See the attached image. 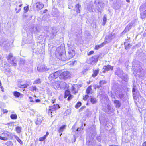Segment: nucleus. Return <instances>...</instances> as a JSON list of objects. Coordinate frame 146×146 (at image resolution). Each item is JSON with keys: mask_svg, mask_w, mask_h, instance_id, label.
<instances>
[{"mask_svg": "<svg viewBox=\"0 0 146 146\" xmlns=\"http://www.w3.org/2000/svg\"><path fill=\"white\" fill-rule=\"evenodd\" d=\"M106 44V42H104L100 45H97L95 46V48L96 49L98 50L99 48L103 47L104 45Z\"/></svg>", "mask_w": 146, "mask_h": 146, "instance_id": "obj_25", "label": "nucleus"}, {"mask_svg": "<svg viewBox=\"0 0 146 146\" xmlns=\"http://www.w3.org/2000/svg\"><path fill=\"white\" fill-rule=\"evenodd\" d=\"M68 96V100H70L73 97V96L71 94H70Z\"/></svg>", "mask_w": 146, "mask_h": 146, "instance_id": "obj_49", "label": "nucleus"}, {"mask_svg": "<svg viewBox=\"0 0 146 146\" xmlns=\"http://www.w3.org/2000/svg\"><path fill=\"white\" fill-rule=\"evenodd\" d=\"M32 88L33 91H35L37 89L36 87V86H32Z\"/></svg>", "mask_w": 146, "mask_h": 146, "instance_id": "obj_55", "label": "nucleus"}, {"mask_svg": "<svg viewBox=\"0 0 146 146\" xmlns=\"http://www.w3.org/2000/svg\"><path fill=\"white\" fill-rule=\"evenodd\" d=\"M58 58L62 61H65L69 60V58L67 57L65 53H62L57 56Z\"/></svg>", "mask_w": 146, "mask_h": 146, "instance_id": "obj_12", "label": "nucleus"}, {"mask_svg": "<svg viewBox=\"0 0 146 146\" xmlns=\"http://www.w3.org/2000/svg\"><path fill=\"white\" fill-rule=\"evenodd\" d=\"M3 113H7V111L6 110H3Z\"/></svg>", "mask_w": 146, "mask_h": 146, "instance_id": "obj_59", "label": "nucleus"}, {"mask_svg": "<svg viewBox=\"0 0 146 146\" xmlns=\"http://www.w3.org/2000/svg\"><path fill=\"white\" fill-rule=\"evenodd\" d=\"M35 101L36 102H39L40 101V100L39 99H37L35 100Z\"/></svg>", "mask_w": 146, "mask_h": 146, "instance_id": "obj_60", "label": "nucleus"}, {"mask_svg": "<svg viewBox=\"0 0 146 146\" xmlns=\"http://www.w3.org/2000/svg\"><path fill=\"white\" fill-rule=\"evenodd\" d=\"M38 70L40 72H43L48 71L50 69L48 68L45 65H41L40 66H38L37 68Z\"/></svg>", "mask_w": 146, "mask_h": 146, "instance_id": "obj_11", "label": "nucleus"}, {"mask_svg": "<svg viewBox=\"0 0 146 146\" xmlns=\"http://www.w3.org/2000/svg\"><path fill=\"white\" fill-rule=\"evenodd\" d=\"M113 67L111 66L110 65H108L107 66H103V69L104 70L102 71V72L105 73L106 71H108L110 70H112Z\"/></svg>", "mask_w": 146, "mask_h": 146, "instance_id": "obj_14", "label": "nucleus"}, {"mask_svg": "<svg viewBox=\"0 0 146 146\" xmlns=\"http://www.w3.org/2000/svg\"><path fill=\"white\" fill-rule=\"evenodd\" d=\"M115 33H110L107 36H106L105 37L106 41V43L108 41L110 42L111 40L114 38L115 36Z\"/></svg>", "mask_w": 146, "mask_h": 146, "instance_id": "obj_10", "label": "nucleus"}, {"mask_svg": "<svg viewBox=\"0 0 146 146\" xmlns=\"http://www.w3.org/2000/svg\"><path fill=\"white\" fill-rule=\"evenodd\" d=\"M91 90V86H90L87 89L86 92L87 94L89 93Z\"/></svg>", "mask_w": 146, "mask_h": 146, "instance_id": "obj_42", "label": "nucleus"}, {"mask_svg": "<svg viewBox=\"0 0 146 146\" xmlns=\"http://www.w3.org/2000/svg\"><path fill=\"white\" fill-rule=\"evenodd\" d=\"M69 60L72 58L75 55V51L73 50H69L68 52Z\"/></svg>", "mask_w": 146, "mask_h": 146, "instance_id": "obj_17", "label": "nucleus"}, {"mask_svg": "<svg viewBox=\"0 0 146 146\" xmlns=\"http://www.w3.org/2000/svg\"><path fill=\"white\" fill-rule=\"evenodd\" d=\"M60 74V71H57L51 74L48 77L49 79L50 80L52 81L53 79L56 78Z\"/></svg>", "mask_w": 146, "mask_h": 146, "instance_id": "obj_8", "label": "nucleus"}, {"mask_svg": "<svg viewBox=\"0 0 146 146\" xmlns=\"http://www.w3.org/2000/svg\"><path fill=\"white\" fill-rule=\"evenodd\" d=\"M82 125L80 127L78 128L76 130V132L79 131H82L83 130V129L82 128Z\"/></svg>", "mask_w": 146, "mask_h": 146, "instance_id": "obj_46", "label": "nucleus"}, {"mask_svg": "<svg viewBox=\"0 0 146 146\" xmlns=\"http://www.w3.org/2000/svg\"><path fill=\"white\" fill-rule=\"evenodd\" d=\"M93 86L94 88L95 89L96 88H99L101 87V86H100V84L99 85L95 84L93 85Z\"/></svg>", "mask_w": 146, "mask_h": 146, "instance_id": "obj_44", "label": "nucleus"}, {"mask_svg": "<svg viewBox=\"0 0 146 146\" xmlns=\"http://www.w3.org/2000/svg\"><path fill=\"white\" fill-rule=\"evenodd\" d=\"M56 54H57V56L62 53H65V49L64 47L63 46H60L58 47L56 50Z\"/></svg>", "mask_w": 146, "mask_h": 146, "instance_id": "obj_9", "label": "nucleus"}, {"mask_svg": "<svg viewBox=\"0 0 146 146\" xmlns=\"http://www.w3.org/2000/svg\"><path fill=\"white\" fill-rule=\"evenodd\" d=\"M133 96L135 99L137 100L138 98L140 96L139 92L137 90L136 92L133 93Z\"/></svg>", "mask_w": 146, "mask_h": 146, "instance_id": "obj_19", "label": "nucleus"}, {"mask_svg": "<svg viewBox=\"0 0 146 146\" xmlns=\"http://www.w3.org/2000/svg\"><path fill=\"white\" fill-rule=\"evenodd\" d=\"M94 53V51H91L89 52L88 53V55H90L93 54Z\"/></svg>", "mask_w": 146, "mask_h": 146, "instance_id": "obj_54", "label": "nucleus"}, {"mask_svg": "<svg viewBox=\"0 0 146 146\" xmlns=\"http://www.w3.org/2000/svg\"><path fill=\"white\" fill-rule=\"evenodd\" d=\"M129 39L126 40L124 42V45H125V49L126 50H127L128 48L127 46H131L132 45L129 43L128 42H129Z\"/></svg>", "mask_w": 146, "mask_h": 146, "instance_id": "obj_23", "label": "nucleus"}, {"mask_svg": "<svg viewBox=\"0 0 146 146\" xmlns=\"http://www.w3.org/2000/svg\"><path fill=\"white\" fill-rule=\"evenodd\" d=\"M7 98V96L6 95H4L3 97V98L5 100H6Z\"/></svg>", "mask_w": 146, "mask_h": 146, "instance_id": "obj_57", "label": "nucleus"}, {"mask_svg": "<svg viewBox=\"0 0 146 146\" xmlns=\"http://www.w3.org/2000/svg\"><path fill=\"white\" fill-rule=\"evenodd\" d=\"M55 101V100L54 99V100H52L51 101V102H52V103H54Z\"/></svg>", "mask_w": 146, "mask_h": 146, "instance_id": "obj_63", "label": "nucleus"}, {"mask_svg": "<svg viewBox=\"0 0 146 146\" xmlns=\"http://www.w3.org/2000/svg\"><path fill=\"white\" fill-rule=\"evenodd\" d=\"M66 125H63L60 127L58 131V132L59 133H61L63 132L66 129Z\"/></svg>", "mask_w": 146, "mask_h": 146, "instance_id": "obj_27", "label": "nucleus"}, {"mask_svg": "<svg viewBox=\"0 0 146 146\" xmlns=\"http://www.w3.org/2000/svg\"><path fill=\"white\" fill-rule=\"evenodd\" d=\"M0 139L3 140H7V138L5 137H3L0 136Z\"/></svg>", "mask_w": 146, "mask_h": 146, "instance_id": "obj_47", "label": "nucleus"}, {"mask_svg": "<svg viewBox=\"0 0 146 146\" xmlns=\"http://www.w3.org/2000/svg\"><path fill=\"white\" fill-rule=\"evenodd\" d=\"M112 101H113V102L115 104V106L116 108H119L121 106V104L119 100H113L112 99Z\"/></svg>", "mask_w": 146, "mask_h": 146, "instance_id": "obj_21", "label": "nucleus"}, {"mask_svg": "<svg viewBox=\"0 0 146 146\" xmlns=\"http://www.w3.org/2000/svg\"><path fill=\"white\" fill-rule=\"evenodd\" d=\"M43 120L42 117H39L37 118V120L35 123L37 125H39L41 124L42 121Z\"/></svg>", "mask_w": 146, "mask_h": 146, "instance_id": "obj_22", "label": "nucleus"}, {"mask_svg": "<svg viewBox=\"0 0 146 146\" xmlns=\"http://www.w3.org/2000/svg\"><path fill=\"white\" fill-rule=\"evenodd\" d=\"M81 105V103L80 102H78L75 106V108H78Z\"/></svg>", "mask_w": 146, "mask_h": 146, "instance_id": "obj_43", "label": "nucleus"}, {"mask_svg": "<svg viewBox=\"0 0 146 146\" xmlns=\"http://www.w3.org/2000/svg\"><path fill=\"white\" fill-rule=\"evenodd\" d=\"M104 4L102 2L99 1L96 5V8L98 10H99L101 9L104 8Z\"/></svg>", "mask_w": 146, "mask_h": 146, "instance_id": "obj_15", "label": "nucleus"}, {"mask_svg": "<svg viewBox=\"0 0 146 146\" xmlns=\"http://www.w3.org/2000/svg\"><path fill=\"white\" fill-rule=\"evenodd\" d=\"M29 8L28 6L25 7L24 8V10L26 11V12H27Z\"/></svg>", "mask_w": 146, "mask_h": 146, "instance_id": "obj_51", "label": "nucleus"}, {"mask_svg": "<svg viewBox=\"0 0 146 146\" xmlns=\"http://www.w3.org/2000/svg\"><path fill=\"white\" fill-rule=\"evenodd\" d=\"M10 117L11 119H15L17 118V116L16 114H12Z\"/></svg>", "mask_w": 146, "mask_h": 146, "instance_id": "obj_36", "label": "nucleus"}, {"mask_svg": "<svg viewBox=\"0 0 146 146\" xmlns=\"http://www.w3.org/2000/svg\"><path fill=\"white\" fill-rule=\"evenodd\" d=\"M146 9V4H144L140 6V9L141 10L143 11Z\"/></svg>", "mask_w": 146, "mask_h": 146, "instance_id": "obj_39", "label": "nucleus"}, {"mask_svg": "<svg viewBox=\"0 0 146 146\" xmlns=\"http://www.w3.org/2000/svg\"><path fill=\"white\" fill-rule=\"evenodd\" d=\"M70 91L68 90H66L65 92V96L64 98H66L69 95H70Z\"/></svg>", "mask_w": 146, "mask_h": 146, "instance_id": "obj_35", "label": "nucleus"}, {"mask_svg": "<svg viewBox=\"0 0 146 146\" xmlns=\"http://www.w3.org/2000/svg\"><path fill=\"white\" fill-rule=\"evenodd\" d=\"M49 133L48 132H46V134L43 137H40L39 138V140L40 141H43L49 135Z\"/></svg>", "mask_w": 146, "mask_h": 146, "instance_id": "obj_26", "label": "nucleus"}, {"mask_svg": "<svg viewBox=\"0 0 146 146\" xmlns=\"http://www.w3.org/2000/svg\"><path fill=\"white\" fill-rule=\"evenodd\" d=\"M115 74L121 78L123 80L127 82L128 79V77L127 74H125L123 71L119 68H117L116 71L115 72Z\"/></svg>", "mask_w": 146, "mask_h": 146, "instance_id": "obj_1", "label": "nucleus"}, {"mask_svg": "<svg viewBox=\"0 0 146 146\" xmlns=\"http://www.w3.org/2000/svg\"><path fill=\"white\" fill-rule=\"evenodd\" d=\"M89 96L88 95H86L84 97L83 99L84 100L86 101V100L89 97Z\"/></svg>", "mask_w": 146, "mask_h": 146, "instance_id": "obj_48", "label": "nucleus"}, {"mask_svg": "<svg viewBox=\"0 0 146 146\" xmlns=\"http://www.w3.org/2000/svg\"><path fill=\"white\" fill-rule=\"evenodd\" d=\"M16 130L17 132L18 133H20L21 131V128L19 126H17L16 127Z\"/></svg>", "mask_w": 146, "mask_h": 146, "instance_id": "obj_37", "label": "nucleus"}, {"mask_svg": "<svg viewBox=\"0 0 146 146\" xmlns=\"http://www.w3.org/2000/svg\"><path fill=\"white\" fill-rule=\"evenodd\" d=\"M93 137L92 136L90 138H88V137H87L86 138V144L88 146H91V143L92 141H93Z\"/></svg>", "mask_w": 146, "mask_h": 146, "instance_id": "obj_18", "label": "nucleus"}, {"mask_svg": "<svg viewBox=\"0 0 146 146\" xmlns=\"http://www.w3.org/2000/svg\"><path fill=\"white\" fill-rule=\"evenodd\" d=\"M107 15L106 14L104 15L103 18L102 25H104L107 21Z\"/></svg>", "mask_w": 146, "mask_h": 146, "instance_id": "obj_28", "label": "nucleus"}, {"mask_svg": "<svg viewBox=\"0 0 146 146\" xmlns=\"http://www.w3.org/2000/svg\"><path fill=\"white\" fill-rule=\"evenodd\" d=\"M142 146H146V142H144L142 145Z\"/></svg>", "mask_w": 146, "mask_h": 146, "instance_id": "obj_61", "label": "nucleus"}, {"mask_svg": "<svg viewBox=\"0 0 146 146\" xmlns=\"http://www.w3.org/2000/svg\"><path fill=\"white\" fill-rule=\"evenodd\" d=\"M21 93L17 91H15L13 92L14 95L16 97H19L21 95Z\"/></svg>", "mask_w": 146, "mask_h": 146, "instance_id": "obj_32", "label": "nucleus"}, {"mask_svg": "<svg viewBox=\"0 0 146 146\" xmlns=\"http://www.w3.org/2000/svg\"><path fill=\"white\" fill-rule=\"evenodd\" d=\"M141 16L142 19L145 18L146 17V10L143 12L141 13Z\"/></svg>", "mask_w": 146, "mask_h": 146, "instance_id": "obj_31", "label": "nucleus"}, {"mask_svg": "<svg viewBox=\"0 0 146 146\" xmlns=\"http://www.w3.org/2000/svg\"><path fill=\"white\" fill-rule=\"evenodd\" d=\"M85 107H86L85 106H84L82 107L79 110L80 111H82V110L85 108Z\"/></svg>", "mask_w": 146, "mask_h": 146, "instance_id": "obj_58", "label": "nucleus"}, {"mask_svg": "<svg viewBox=\"0 0 146 146\" xmlns=\"http://www.w3.org/2000/svg\"><path fill=\"white\" fill-rule=\"evenodd\" d=\"M14 137L16 139L17 141L21 145H22L23 144L22 141H21V140H20L19 137L16 135H14Z\"/></svg>", "mask_w": 146, "mask_h": 146, "instance_id": "obj_34", "label": "nucleus"}, {"mask_svg": "<svg viewBox=\"0 0 146 146\" xmlns=\"http://www.w3.org/2000/svg\"><path fill=\"white\" fill-rule=\"evenodd\" d=\"M60 107L59 105L58 104H54L53 106H49V110L48 112V114L49 115H51V116L52 117V114L53 113V112L58 110Z\"/></svg>", "mask_w": 146, "mask_h": 146, "instance_id": "obj_4", "label": "nucleus"}, {"mask_svg": "<svg viewBox=\"0 0 146 146\" xmlns=\"http://www.w3.org/2000/svg\"><path fill=\"white\" fill-rule=\"evenodd\" d=\"M103 110L105 112L108 114H110L113 111V110L111 108L110 105L108 104H106L105 106L103 108Z\"/></svg>", "mask_w": 146, "mask_h": 146, "instance_id": "obj_7", "label": "nucleus"}, {"mask_svg": "<svg viewBox=\"0 0 146 146\" xmlns=\"http://www.w3.org/2000/svg\"><path fill=\"white\" fill-rule=\"evenodd\" d=\"M41 81L40 79H37L36 80L34 81L33 83V84H39L40 83Z\"/></svg>", "mask_w": 146, "mask_h": 146, "instance_id": "obj_38", "label": "nucleus"}, {"mask_svg": "<svg viewBox=\"0 0 146 146\" xmlns=\"http://www.w3.org/2000/svg\"><path fill=\"white\" fill-rule=\"evenodd\" d=\"M74 137L75 139L76 137H77V135H74Z\"/></svg>", "mask_w": 146, "mask_h": 146, "instance_id": "obj_64", "label": "nucleus"}, {"mask_svg": "<svg viewBox=\"0 0 146 146\" xmlns=\"http://www.w3.org/2000/svg\"><path fill=\"white\" fill-rule=\"evenodd\" d=\"M81 7V5L79 4H76L75 6V9L77 13H80V8Z\"/></svg>", "mask_w": 146, "mask_h": 146, "instance_id": "obj_29", "label": "nucleus"}, {"mask_svg": "<svg viewBox=\"0 0 146 146\" xmlns=\"http://www.w3.org/2000/svg\"><path fill=\"white\" fill-rule=\"evenodd\" d=\"M99 71V70L98 69L97 70H94V71L93 73L92 74V76L93 77H95L98 74Z\"/></svg>", "mask_w": 146, "mask_h": 146, "instance_id": "obj_30", "label": "nucleus"}, {"mask_svg": "<svg viewBox=\"0 0 146 146\" xmlns=\"http://www.w3.org/2000/svg\"><path fill=\"white\" fill-rule=\"evenodd\" d=\"M131 26L130 24L127 25V27L125 28V30L121 33V35L125 34L127 31L130 30L131 29Z\"/></svg>", "mask_w": 146, "mask_h": 146, "instance_id": "obj_20", "label": "nucleus"}, {"mask_svg": "<svg viewBox=\"0 0 146 146\" xmlns=\"http://www.w3.org/2000/svg\"><path fill=\"white\" fill-rule=\"evenodd\" d=\"M29 99L30 100V101L31 102H34L35 101L33 99V98L31 97H29Z\"/></svg>", "mask_w": 146, "mask_h": 146, "instance_id": "obj_53", "label": "nucleus"}, {"mask_svg": "<svg viewBox=\"0 0 146 146\" xmlns=\"http://www.w3.org/2000/svg\"><path fill=\"white\" fill-rule=\"evenodd\" d=\"M90 101L92 104H96L97 103V100L93 96H90Z\"/></svg>", "mask_w": 146, "mask_h": 146, "instance_id": "obj_24", "label": "nucleus"}, {"mask_svg": "<svg viewBox=\"0 0 146 146\" xmlns=\"http://www.w3.org/2000/svg\"><path fill=\"white\" fill-rule=\"evenodd\" d=\"M6 58L9 63L13 66H15L17 65L16 60L14 57H13L12 54L10 53Z\"/></svg>", "mask_w": 146, "mask_h": 146, "instance_id": "obj_3", "label": "nucleus"}, {"mask_svg": "<svg viewBox=\"0 0 146 146\" xmlns=\"http://www.w3.org/2000/svg\"><path fill=\"white\" fill-rule=\"evenodd\" d=\"M36 4V8L37 11L42 9L44 6V4L42 3L39 2H37Z\"/></svg>", "mask_w": 146, "mask_h": 146, "instance_id": "obj_16", "label": "nucleus"}, {"mask_svg": "<svg viewBox=\"0 0 146 146\" xmlns=\"http://www.w3.org/2000/svg\"><path fill=\"white\" fill-rule=\"evenodd\" d=\"M47 11H48V10L46 9L43 11V13H40V14H42L44 13H46Z\"/></svg>", "mask_w": 146, "mask_h": 146, "instance_id": "obj_56", "label": "nucleus"}, {"mask_svg": "<svg viewBox=\"0 0 146 146\" xmlns=\"http://www.w3.org/2000/svg\"><path fill=\"white\" fill-rule=\"evenodd\" d=\"M99 56L98 55L94 56L90 58L88 61V63L91 64H94L98 61Z\"/></svg>", "mask_w": 146, "mask_h": 146, "instance_id": "obj_6", "label": "nucleus"}, {"mask_svg": "<svg viewBox=\"0 0 146 146\" xmlns=\"http://www.w3.org/2000/svg\"><path fill=\"white\" fill-rule=\"evenodd\" d=\"M106 83L107 82L104 80L100 81L99 82V84L100 86H101V87L103 85L106 84Z\"/></svg>", "mask_w": 146, "mask_h": 146, "instance_id": "obj_40", "label": "nucleus"}, {"mask_svg": "<svg viewBox=\"0 0 146 146\" xmlns=\"http://www.w3.org/2000/svg\"><path fill=\"white\" fill-rule=\"evenodd\" d=\"M28 86H29V85L28 84H24L23 85L21 84L20 85V86H19V87L21 88H26Z\"/></svg>", "mask_w": 146, "mask_h": 146, "instance_id": "obj_41", "label": "nucleus"}, {"mask_svg": "<svg viewBox=\"0 0 146 146\" xmlns=\"http://www.w3.org/2000/svg\"><path fill=\"white\" fill-rule=\"evenodd\" d=\"M137 89L136 88V86H134L133 87V88L132 89V92L133 94V93H135L136 92V91L137 90Z\"/></svg>", "mask_w": 146, "mask_h": 146, "instance_id": "obj_45", "label": "nucleus"}, {"mask_svg": "<svg viewBox=\"0 0 146 146\" xmlns=\"http://www.w3.org/2000/svg\"><path fill=\"white\" fill-rule=\"evenodd\" d=\"M140 62L138 61L135 60L132 62L133 66V69L137 72H142L143 71L140 65Z\"/></svg>", "mask_w": 146, "mask_h": 146, "instance_id": "obj_2", "label": "nucleus"}, {"mask_svg": "<svg viewBox=\"0 0 146 146\" xmlns=\"http://www.w3.org/2000/svg\"><path fill=\"white\" fill-rule=\"evenodd\" d=\"M111 98H113L114 99H116L115 97V95L114 94H113V93H111Z\"/></svg>", "mask_w": 146, "mask_h": 146, "instance_id": "obj_50", "label": "nucleus"}, {"mask_svg": "<svg viewBox=\"0 0 146 146\" xmlns=\"http://www.w3.org/2000/svg\"><path fill=\"white\" fill-rule=\"evenodd\" d=\"M116 94L118 96V98L120 99H122L124 98V94L123 93V90L121 89H120L118 92H117Z\"/></svg>", "mask_w": 146, "mask_h": 146, "instance_id": "obj_13", "label": "nucleus"}, {"mask_svg": "<svg viewBox=\"0 0 146 146\" xmlns=\"http://www.w3.org/2000/svg\"><path fill=\"white\" fill-rule=\"evenodd\" d=\"M20 63L22 64H24L25 63V60L22 59L20 60Z\"/></svg>", "mask_w": 146, "mask_h": 146, "instance_id": "obj_52", "label": "nucleus"}, {"mask_svg": "<svg viewBox=\"0 0 146 146\" xmlns=\"http://www.w3.org/2000/svg\"><path fill=\"white\" fill-rule=\"evenodd\" d=\"M5 144L7 146H13V144L12 142L11 141H7L5 143Z\"/></svg>", "mask_w": 146, "mask_h": 146, "instance_id": "obj_33", "label": "nucleus"}, {"mask_svg": "<svg viewBox=\"0 0 146 146\" xmlns=\"http://www.w3.org/2000/svg\"><path fill=\"white\" fill-rule=\"evenodd\" d=\"M97 139L99 141H100L101 140V139L100 137H98L97 138Z\"/></svg>", "mask_w": 146, "mask_h": 146, "instance_id": "obj_62", "label": "nucleus"}, {"mask_svg": "<svg viewBox=\"0 0 146 146\" xmlns=\"http://www.w3.org/2000/svg\"><path fill=\"white\" fill-rule=\"evenodd\" d=\"M60 78L66 80L70 77L71 74L68 71H64L60 74Z\"/></svg>", "mask_w": 146, "mask_h": 146, "instance_id": "obj_5", "label": "nucleus"}]
</instances>
